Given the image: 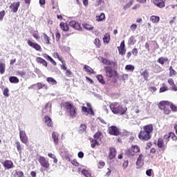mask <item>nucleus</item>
<instances>
[{
	"instance_id": "obj_1",
	"label": "nucleus",
	"mask_w": 177,
	"mask_h": 177,
	"mask_svg": "<svg viewBox=\"0 0 177 177\" xmlns=\"http://www.w3.org/2000/svg\"><path fill=\"white\" fill-rule=\"evenodd\" d=\"M153 124L145 125L141 129L138 138L140 140L146 142L151 139V133H153Z\"/></svg>"
},
{
	"instance_id": "obj_2",
	"label": "nucleus",
	"mask_w": 177,
	"mask_h": 177,
	"mask_svg": "<svg viewBox=\"0 0 177 177\" xmlns=\"http://www.w3.org/2000/svg\"><path fill=\"white\" fill-rule=\"evenodd\" d=\"M109 107L113 114H120V115L125 114L128 110L127 106H123L121 102H113L110 104Z\"/></svg>"
},
{
	"instance_id": "obj_3",
	"label": "nucleus",
	"mask_w": 177,
	"mask_h": 177,
	"mask_svg": "<svg viewBox=\"0 0 177 177\" xmlns=\"http://www.w3.org/2000/svg\"><path fill=\"white\" fill-rule=\"evenodd\" d=\"M65 108L67 113L70 114L71 117H77V111H75V106H74V105H73L70 102H66L65 104Z\"/></svg>"
},
{
	"instance_id": "obj_4",
	"label": "nucleus",
	"mask_w": 177,
	"mask_h": 177,
	"mask_svg": "<svg viewBox=\"0 0 177 177\" xmlns=\"http://www.w3.org/2000/svg\"><path fill=\"white\" fill-rule=\"evenodd\" d=\"M104 70L106 76L108 77V78H115L117 71L113 70V68H111L110 66H104Z\"/></svg>"
},
{
	"instance_id": "obj_5",
	"label": "nucleus",
	"mask_w": 177,
	"mask_h": 177,
	"mask_svg": "<svg viewBox=\"0 0 177 177\" xmlns=\"http://www.w3.org/2000/svg\"><path fill=\"white\" fill-rule=\"evenodd\" d=\"M94 138H90L91 142H92V143H95V145H97L98 146V145H100V142L102 141V133L101 132H97L94 136Z\"/></svg>"
},
{
	"instance_id": "obj_6",
	"label": "nucleus",
	"mask_w": 177,
	"mask_h": 177,
	"mask_svg": "<svg viewBox=\"0 0 177 177\" xmlns=\"http://www.w3.org/2000/svg\"><path fill=\"white\" fill-rule=\"evenodd\" d=\"M109 135H112L113 136H119V135H121V133L120 132V129L117 128V127L115 126H111L108 129Z\"/></svg>"
},
{
	"instance_id": "obj_7",
	"label": "nucleus",
	"mask_w": 177,
	"mask_h": 177,
	"mask_svg": "<svg viewBox=\"0 0 177 177\" xmlns=\"http://www.w3.org/2000/svg\"><path fill=\"white\" fill-rule=\"evenodd\" d=\"M100 61L104 64H106V66H109V67H111V68H117L118 65L117 62L107 60L103 57L101 58Z\"/></svg>"
},
{
	"instance_id": "obj_8",
	"label": "nucleus",
	"mask_w": 177,
	"mask_h": 177,
	"mask_svg": "<svg viewBox=\"0 0 177 177\" xmlns=\"http://www.w3.org/2000/svg\"><path fill=\"white\" fill-rule=\"evenodd\" d=\"M39 162L43 168H46V169H49L50 164H49V161L45 158V157L39 156Z\"/></svg>"
},
{
	"instance_id": "obj_9",
	"label": "nucleus",
	"mask_w": 177,
	"mask_h": 177,
	"mask_svg": "<svg viewBox=\"0 0 177 177\" xmlns=\"http://www.w3.org/2000/svg\"><path fill=\"white\" fill-rule=\"evenodd\" d=\"M19 137H20V140L22 142V143H24L25 145H26V143H28V138L26 135V131H19Z\"/></svg>"
},
{
	"instance_id": "obj_10",
	"label": "nucleus",
	"mask_w": 177,
	"mask_h": 177,
	"mask_svg": "<svg viewBox=\"0 0 177 177\" xmlns=\"http://www.w3.org/2000/svg\"><path fill=\"white\" fill-rule=\"evenodd\" d=\"M153 3L155 6H157V8H165V0H153Z\"/></svg>"
},
{
	"instance_id": "obj_11",
	"label": "nucleus",
	"mask_w": 177,
	"mask_h": 177,
	"mask_svg": "<svg viewBox=\"0 0 177 177\" xmlns=\"http://www.w3.org/2000/svg\"><path fill=\"white\" fill-rule=\"evenodd\" d=\"M118 52H119V55H122V56H124V55H125V41H122L120 43V46L119 47H118Z\"/></svg>"
},
{
	"instance_id": "obj_12",
	"label": "nucleus",
	"mask_w": 177,
	"mask_h": 177,
	"mask_svg": "<svg viewBox=\"0 0 177 177\" xmlns=\"http://www.w3.org/2000/svg\"><path fill=\"white\" fill-rule=\"evenodd\" d=\"M69 26H71V27H73V28H75V30H78L79 31H81L82 30L80 23L75 21H71L69 22Z\"/></svg>"
},
{
	"instance_id": "obj_13",
	"label": "nucleus",
	"mask_w": 177,
	"mask_h": 177,
	"mask_svg": "<svg viewBox=\"0 0 177 177\" xmlns=\"http://www.w3.org/2000/svg\"><path fill=\"white\" fill-rule=\"evenodd\" d=\"M1 164L6 169H12L13 168V162L12 160H5Z\"/></svg>"
},
{
	"instance_id": "obj_14",
	"label": "nucleus",
	"mask_w": 177,
	"mask_h": 177,
	"mask_svg": "<svg viewBox=\"0 0 177 177\" xmlns=\"http://www.w3.org/2000/svg\"><path fill=\"white\" fill-rule=\"evenodd\" d=\"M19 6H20V3L19 2H15L12 3L10 6V9L14 12V13L17 12V10H19Z\"/></svg>"
},
{
	"instance_id": "obj_15",
	"label": "nucleus",
	"mask_w": 177,
	"mask_h": 177,
	"mask_svg": "<svg viewBox=\"0 0 177 177\" xmlns=\"http://www.w3.org/2000/svg\"><path fill=\"white\" fill-rule=\"evenodd\" d=\"M28 45H29V46H30L31 48H33L36 50H41V46H39V44L37 43L32 42L30 40L28 41Z\"/></svg>"
},
{
	"instance_id": "obj_16",
	"label": "nucleus",
	"mask_w": 177,
	"mask_h": 177,
	"mask_svg": "<svg viewBox=\"0 0 177 177\" xmlns=\"http://www.w3.org/2000/svg\"><path fill=\"white\" fill-rule=\"evenodd\" d=\"M169 104H171V102L169 101H161L158 104V107L160 110H164L165 106H169Z\"/></svg>"
},
{
	"instance_id": "obj_17",
	"label": "nucleus",
	"mask_w": 177,
	"mask_h": 177,
	"mask_svg": "<svg viewBox=\"0 0 177 177\" xmlns=\"http://www.w3.org/2000/svg\"><path fill=\"white\" fill-rule=\"evenodd\" d=\"M44 124L47 127H53V123L52 122V119L48 115H46L44 117Z\"/></svg>"
},
{
	"instance_id": "obj_18",
	"label": "nucleus",
	"mask_w": 177,
	"mask_h": 177,
	"mask_svg": "<svg viewBox=\"0 0 177 177\" xmlns=\"http://www.w3.org/2000/svg\"><path fill=\"white\" fill-rule=\"evenodd\" d=\"M116 154H117V151L115 150V148H110L109 149V158H110V160H113V158H115Z\"/></svg>"
},
{
	"instance_id": "obj_19",
	"label": "nucleus",
	"mask_w": 177,
	"mask_h": 177,
	"mask_svg": "<svg viewBox=\"0 0 177 177\" xmlns=\"http://www.w3.org/2000/svg\"><path fill=\"white\" fill-rule=\"evenodd\" d=\"M46 81L49 84V85H52L53 86H56L57 85V81L53 79V77H47Z\"/></svg>"
},
{
	"instance_id": "obj_20",
	"label": "nucleus",
	"mask_w": 177,
	"mask_h": 177,
	"mask_svg": "<svg viewBox=\"0 0 177 177\" xmlns=\"http://www.w3.org/2000/svg\"><path fill=\"white\" fill-rule=\"evenodd\" d=\"M83 69L84 71H86V73H87V74H95V71H93V69H92V68L88 65H84Z\"/></svg>"
},
{
	"instance_id": "obj_21",
	"label": "nucleus",
	"mask_w": 177,
	"mask_h": 177,
	"mask_svg": "<svg viewBox=\"0 0 177 177\" xmlns=\"http://www.w3.org/2000/svg\"><path fill=\"white\" fill-rule=\"evenodd\" d=\"M52 139L55 143V145H57L59 143V134L56 132L52 133Z\"/></svg>"
},
{
	"instance_id": "obj_22",
	"label": "nucleus",
	"mask_w": 177,
	"mask_h": 177,
	"mask_svg": "<svg viewBox=\"0 0 177 177\" xmlns=\"http://www.w3.org/2000/svg\"><path fill=\"white\" fill-rule=\"evenodd\" d=\"M167 62H169L168 58L164 57H160L158 59L157 62L161 64L162 66H164Z\"/></svg>"
},
{
	"instance_id": "obj_23",
	"label": "nucleus",
	"mask_w": 177,
	"mask_h": 177,
	"mask_svg": "<svg viewBox=\"0 0 177 177\" xmlns=\"http://www.w3.org/2000/svg\"><path fill=\"white\" fill-rule=\"evenodd\" d=\"M82 111L84 113H88V114H90L91 115H93V109L92 108H86V106H82Z\"/></svg>"
},
{
	"instance_id": "obj_24",
	"label": "nucleus",
	"mask_w": 177,
	"mask_h": 177,
	"mask_svg": "<svg viewBox=\"0 0 177 177\" xmlns=\"http://www.w3.org/2000/svg\"><path fill=\"white\" fill-rule=\"evenodd\" d=\"M59 27L62 31H68V24L64 22H61L59 24Z\"/></svg>"
},
{
	"instance_id": "obj_25",
	"label": "nucleus",
	"mask_w": 177,
	"mask_h": 177,
	"mask_svg": "<svg viewBox=\"0 0 177 177\" xmlns=\"http://www.w3.org/2000/svg\"><path fill=\"white\" fill-rule=\"evenodd\" d=\"M36 62L40 63V64H42L43 66H44V67H48V63L46 62L45 59L41 57L36 58Z\"/></svg>"
},
{
	"instance_id": "obj_26",
	"label": "nucleus",
	"mask_w": 177,
	"mask_h": 177,
	"mask_svg": "<svg viewBox=\"0 0 177 177\" xmlns=\"http://www.w3.org/2000/svg\"><path fill=\"white\" fill-rule=\"evenodd\" d=\"M9 81L11 84H19V78L17 77L11 76L9 77Z\"/></svg>"
},
{
	"instance_id": "obj_27",
	"label": "nucleus",
	"mask_w": 177,
	"mask_h": 177,
	"mask_svg": "<svg viewBox=\"0 0 177 177\" xmlns=\"http://www.w3.org/2000/svg\"><path fill=\"white\" fill-rule=\"evenodd\" d=\"M126 154L129 156V157H133V156H135L136 153L133 151L132 147L126 151Z\"/></svg>"
},
{
	"instance_id": "obj_28",
	"label": "nucleus",
	"mask_w": 177,
	"mask_h": 177,
	"mask_svg": "<svg viewBox=\"0 0 177 177\" xmlns=\"http://www.w3.org/2000/svg\"><path fill=\"white\" fill-rule=\"evenodd\" d=\"M136 165H143V155L140 154L137 159Z\"/></svg>"
},
{
	"instance_id": "obj_29",
	"label": "nucleus",
	"mask_w": 177,
	"mask_h": 177,
	"mask_svg": "<svg viewBox=\"0 0 177 177\" xmlns=\"http://www.w3.org/2000/svg\"><path fill=\"white\" fill-rule=\"evenodd\" d=\"M83 27L85 28V30H87V31H92V30L94 28L93 26L88 24H84Z\"/></svg>"
},
{
	"instance_id": "obj_30",
	"label": "nucleus",
	"mask_w": 177,
	"mask_h": 177,
	"mask_svg": "<svg viewBox=\"0 0 177 177\" xmlns=\"http://www.w3.org/2000/svg\"><path fill=\"white\" fill-rule=\"evenodd\" d=\"M150 21H152L153 23H158V21H160V17L152 15L150 17Z\"/></svg>"
},
{
	"instance_id": "obj_31",
	"label": "nucleus",
	"mask_w": 177,
	"mask_h": 177,
	"mask_svg": "<svg viewBox=\"0 0 177 177\" xmlns=\"http://www.w3.org/2000/svg\"><path fill=\"white\" fill-rule=\"evenodd\" d=\"M158 147L160 149H162V147H165V145H164V140H162V138L158 139Z\"/></svg>"
},
{
	"instance_id": "obj_32",
	"label": "nucleus",
	"mask_w": 177,
	"mask_h": 177,
	"mask_svg": "<svg viewBox=\"0 0 177 177\" xmlns=\"http://www.w3.org/2000/svg\"><path fill=\"white\" fill-rule=\"evenodd\" d=\"M43 39L44 41V44H50V38H49V37L48 35H46V34L44 33L43 35Z\"/></svg>"
},
{
	"instance_id": "obj_33",
	"label": "nucleus",
	"mask_w": 177,
	"mask_h": 177,
	"mask_svg": "<svg viewBox=\"0 0 177 177\" xmlns=\"http://www.w3.org/2000/svg\"><path fill=\"white\" fill-rule=\"evenodd\" d=\"M37 87L39 89H42L44 88V89L48 90L49 88V87L48 86V85L45 84H42V83H37Z\"/></svg>"
},
{
	"instance_id": "obj_34",
	"label": "nucleus",
	"mask_w": 177,
	"mask_h": 177,
	"mask_svg": "<svg viewBox=\"0 0 177 177\" xmlns=\"http://www.w3.org/2000/svg\"><path fill=\"white\" fill-rule=\"evenodd\" d=\"M106 19V16L104 15V13H101L100 16L96 17L97 21H103Z\"/></svg>"
},
{
	"instance_id": "obj_35",
	"label": "nucleus",
	"mask_w": 177,
	"mask_h": 177,
	"mask_svg": "<svg viewBox=\"0 0 177 177\" xmlns=\"http://www.w3.org/2000/svg\"><path fill=\"white\" fill-rule=\"evenodd\" d=\"M103 41L105 44H109V42H110V35L107 33L105 34L103 37Z\"/></svg>"
},
{
	"instance_id": "obj_36",
	"label": "nucleus",
	"mask_w": 177,
	"mask_h": 177,
	"mask_svg": "<svg viewBox=\"0 0 177 177\" xmlns=\"http://www.w3.org/2000/svg\"><path fill=\"white\" fill-rule=\"evenodd\" d=\"M141 75L142 77H143L145 81H147L149 78V72H147V71H144L143 72L141 73Z\"/></svg>"
},
{
	"instance_id": "obj_37",
	"label": "nucleus",
	"mask_w": 177,
	"mask_h": 177,
	"mask_svg": "<svg viewBox=\"0 0 177 177\" xmlns=\"http://www.w3.org/2000/svg\"><path fill=\"white\" fill-rule=\"evenodd\" d=\"M82 175H84V176L92 177V175L91 174V173H89V171L86 169H82Z\"/></svg>"
},
{
	"instance_id": "obj_38",
	"label": "nucleus",
	"mask_w": 177,
	"mask_h": 177,
	"mask_svg": "<svg viewBox=\"0 0 177 177\" xmlns=\"http://www.w3.org/2000/svg\"><path fill=\"white\" fill-rule=\"evenodd\" d=\"M97 80L99 81V82H100V84H104L105 82L103 80V75H98L96 76Z\"/></svg>"
},
{
	"instance_id": "obj_39",
	"label": "nucleus",
	"mask_w": 177,
	"mask_h": 177,
	"mask_svg": "<svg viewBox=\"0 0 177 177\" xmlns=\"http://www.w3.org/2000/svg\"><path fill=\"white\" fill-rule=\"evenodd\" d=\"M168 91V86H167V84H162V86L160 88V93H162V92H165Z\"/></svg>"
},
{
	"instance_id": "obj_40",
	"label": "nucleus",
	"mask_w": 177,
	"mask_h": 177,
	"mask_svg": "<svg viewBox=\"0 0 177 177\" xmlns=\"http://www.w3.org/2000/svg\"><path fill=\"white\" fill-rule=\"evenodd\" d=\"M133 152L135 153V154H136V153H139V151H140V148L139 147V146L137 145H133L131 146Z\"/></svg>"
},
{
	"instance_id": "obj_41",
	"label": "nucleus",
	"mask_w": 177,
	"mask_h": 177,
	"mask_svg": "<svg viewBox=\"0 0 177 177\" xmlns=\"http://www.w3.org/2000/svg\"><path fill=\"white\" fill-rule=\"evenodd\" d=\"M125 70L127 71H133L135 70V66L133 65H127L125 66Z\"/></svg>"
},
{
	"instance_id": "obj_42",
	"label": "nucleus",
	"mask_w": 177,
	"mask_h": 177,
	"mask_svg": "<svg viewBox=\"0 0 177 177\" xmlns=\"http://www.w3.org/2000/svg\"><path fill=\"white\" fill-rule=\"evenodd\" d=\"M17 149L19 153V154H21V150H23V147H21V145H20L19 142H16Z\"/></svg>"
},
{
	"instance_id": "obj_43",
	"label": "nucleus",
	"mask_w": 177,
	"mask_h": 177,
	"mask_svg": "<svg viewBox=\"0 0 177 177\" xmlns=\"http://www.w3.org/2000/svg\"><path fill=\"white\" fill-rule=\"evenodd\" d=\"M5 73V64L0 62V73L3 74Z\"/></svg>"
},
{
	"instance_id": "obj_44",
	"label": "nucleus",
	"mask_w": 177,
	"mask_h": 177,
	"mask_svg": "<svg viewBox=\"0 0 177 177\" xmlns=\"http://www.w3.org/2000/svg\"><path fill=\"white\" fill-rule=\"evenodd\" d=\"M169 106H170L171 111H177L176 105L174 104L172 102H170V104H169Z\"/></svg>"
},
{
	"instance_id": "obj_45",
	"label": "nucleus",
	"mask_w": 177,
	"mask_h": 177,
	"mask_svg": "<svg viewBox=\"0 0 177 177\" xmlns=\"http://www.w3.org/2000/svg\"><path fill=\"white\" fill-rule=\"evenodd\" d=\"M129 44H131V45H135L136 40H135V37L134 36H131L129 39Z\"/></svg>"
},
{
	"instance_id": "obj_46",
	"label": "nucleus",
	"mask_w": 177,
	"mask_h": 177,
	"mask_svg": "<svg viewBox=\"0 0 177 177\" xmlns=\"http://www.w3.org/2000/svg\"><path fill=\"white\" fill-rule=\"evenodd\" d=\"M170 138H171V136H170L169 133L168 134H166L164 136V140L166 142V144L168 143V142H169Z\"/></svg>"
},
{
	"instance_id": "obj_47",
	"label": "nucleus",
	"mask_w": 177,
	"mask_h": 177,
	"mask_svg": "<svg viewBox=\"0 0 177 177\" xmlns=\"http://www.w3.org/2000/svg\"><path fill=\"white\" fill-rule=\"evenodd\" d=\"M133 3V0H130L129 3H127L124 6V9H128L131 8V6Z\"/></svg>"
},
{
	"instance_id": "obj_48",
	"label": "nucleus",
	"mask_w": 177,
	"mask_h": 177,
	"mask_svg": "<svg viewBox=\"0 0 177 177\" xmlns=\"http://www.w3.org/2000/svg\"><path fill=\"white\" fill-rule=\"evenodd\" d=\"M3 95L6 97H9V89L8 88H4Z\"/></svg>"
},
{
	"instance_id": "obj_49",
	"label": "nucleus",
	"mask_w": 177,
	"mask_h": 177,
	"mask_svg": "<svg viewBox=\"0 0 177 177\" xmlns=\"http://www.w3.org/2000/svg\"><path fill=\"white\" fill-rule=\"evenodd\" d=\"M94 44L95 45V46H97V48L100 47V40H99V39H95Z\"/></svg>"
},
{
	"instance_id": "obj_50",
	"label": "nucleus",
	"mask_w": 177,
	"mask_h": 177,
	"mask_svg": "<svg viewBox=\"0 0 177 177\" xmlns=\"http://www.w3.org/2000/svg\"><path fill=\"white\" fill-rule=\"evenodd\" d=\"M136 28H138V26L135 24H131L130 26V30H131V31L133 32H135L136 30Z\"/></svg>"
},
{
	"instance_id": "obj_51",
	"label": "nucleus",
	"mask_w": 177,
	"mask_h": 177,
	"mask_svg": "<svg viewBox=\"0 0 177 177\" xmlns=\"http://www.w3.org/2000/svg\"><path fill=\"white\" fill-rule=\"evenodd\" d=\"M169 71H170V75H176V71H175V70L172 68V66H170Z\"/></svg>"
},
{
	"instance_id": "obj_52",
	"label": "nucleus",
	"mask_w": 177,
	"mask_h": 177,
	"mask_svg": "<svg viewBox=\"0 0 177 177\" xmlns=\"http://www.w3.org/2000/svg\"><path fill=\"white\" fill-rule=\"evenodd\" d=\"M5 10H2L0 12V21H2L3 20V17H5Z\"/></svg>"
},
{
	"instance_id": "obj_53",
	"label": "nucleus",
	"mask_w": 177,
	"mask_h": 177,
	"mask_svg": "<svg viewBox=\"0 0 177 177\" xmlns=\"http://www.w3.org/2000/svg\"><path fill=\"white\" fill-rule=\"evenodd\" d=\"M129 164V162H128V160H125L122 164L123 169H127V168H128Z\"/></svg>"
},
{
	"instance_id": "obj_54",
	"label": "nucleus",
	"mask_w": 177,
	"mask_h": 177,
	"mask_svg": "<svg viewBox=\"0 0 177 177\" xmlns=\"http://www.w3.org/2000/svg\"><path fill=\"white\" fill-rule=\"evenodd\" d=\"M17 177H24V174H23V171H16Z\"/></svg>"
},
{
	"instance_id": "obj_55",
	"label": "nucleus",
	"mask_w": 177,
	"mask_h": 177,
	"mask_svg": "<svg viewBox=\"0 0 177 177\" xmlns=\"http://www.w3.org/2000/svg\"><path fill=\"white\" fill-rule=\"evenodd\" d=\"M66 77H73V72L68 69L66 70Z\"/></svg>"
},
{
	"instance_id": "obj_56",
	"label": "nucleus",
	"mask_w": 177,
	"mask_h": 177,
	"mask_svg": "<svg viewBox=\"0 0 177 177\" xmlns=\"http://www.w3.org/2000/svg\"><path fill=\"white\" fill-rule=\"evenodd\" d=\"M168 84H169L170 86H174V85H175V83L174 82V80L173 79H169L167 80Z\"/></svg>"
},
{
	"instance_id": "obj_57",
	"label": "nucleus",
	"mask_w": 177,
	"mask_h": 177,
	"mask_svg": "<svg viewBox=\"0 0 177 177\" xmlns=\"http://www.w3.org/2000/svg\"><path fill=\"white\" fill-rule=\"evenodd\" d=\"M47 60H49V62H50L53 66H56V62H55V60H53L50 56H48Z\"/></svg>"
},
{
	"instance_id": "obj_58",
	"label": "nucleus",
	"mask_w": 177,
	"mask_h": 177,
	"mask_svg": "<svg viewBox=\"0 0 177 177\" xmlns=\"http://www.w3.org/2000/svg\"><path fill=\"white\" fill-rule=\"evenodd\" d=\"M86 130V126H85V124H81L80 131H82V132H85Z\"/></svg>"
},
{
	"instance_id": "obj_59",
	"label": "nucleus",
	"mask_w": 177,
	"mask_h": 177,
	"mask_svg": "<svg viewBox=\"0 0 177 177\" xmlns=\"http://www.w3.org/2000/svg\"><path fill=\"white\" fill-rule=\"evenodd\" d=\"M170 134V138L173 140H176V136L175 135V133H169Z\"/></svg>"
},
{
	"instance_id": "obj_60",
	"label": "nucleus",
	"mask_w": 177,
	"mask_h": 177,
	"mask_svg": "<svg viewBox=\"0 0 177 177\" xmlns=\"http://www.w3.org/2000/svg\"><path fill=\"white\" fill-rule=\"evenodd\" d=\"M132 53L134 56H138V48H133L132 50Z\"/></svg>"
},
{
	"instance_id": "obj_61",
	"label": "nucleus",
	"mask_w": 177,
	"mask_h": 177,
	"mask_svg": "<svg viewBox=\"0 0 177 177\" xmlns=\"http://www.w3.org/2000/svg\"><path fill=\"white\" fill-rule=\"evenodd\" d=\"M62 70L67 71V67H66V62L62 63V65H61Z\"/></svg>"
},
{
	"instance_id": "obj_62",
	"label": "nucleus",
	"mask_w": 177,
	"mask_h": 177,
	"mask_svg": "<svg viewBox=\"0 0 177 177\" xmlns=\"http://www.w3.org/2000/svg\"><path fill=\"white\" fill-rule=\"evenodd\" d=\"M77 156H78L79 158H84V152L80 151V152L77 153Z\"/></svg>"
},
{
	"instance_id": "obj_63",
	"label": "nucleus",
	"mask_w": 177,
	"mask_h": 177,
	"mask_svg": "<svg viewBox=\"0 0 177 177\" xmlns=\"http://www.w3.org/2000/svg\"><path fill=\"white\" fill-rule=\"evenodd\" d=\"M163 110H164L165 114L168 115V114H169V113H171V110H169V109H168L167 108H164Z\"/></svg>"
},
{
	"instance_id": "obj_64",
	"label": "nucleus",
	"mask_w": 177,
	"mask_h": 177,
	"mask_svg": "<svg viewBox=\"0 0 177 177\" xmlns=\"http://www.w3.org/2000/svg\"><path fill=\"white\" fill-rule=\"evenodd\" d=\"M146 175H147V176H151V169L146 171Z\"/></svg>"
}]
</instances>
